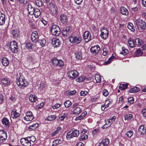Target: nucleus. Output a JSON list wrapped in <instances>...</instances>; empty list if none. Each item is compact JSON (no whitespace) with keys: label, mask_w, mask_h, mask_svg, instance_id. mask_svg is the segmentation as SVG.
Listing matches in <instances>:
<instances>
[{"label":"nucleus","mask_w":146,"mask_h":146,"mask_svg":"<svg viewBox=\"0 0 146 146\" xmlns=\"http://www.w3.org/2000/svg\"><path fill=\"white\" fill-rule=\"evenodd\" d=\"M135 24L140 31H143L146 29V24L144 21L139 19L135 21Z\"/></svg>","instance_id":"1"},{"label":"nucleus","mask_w":146,"mask_h":146,"mask_svg":"<svg viewBox=\"0 0 146 146\" xmlns=\"http://www.w3.org/2000/svg\"><path fill=\"white\" fill-rule=\"evenodd\" d=\"M69 41L72 44H78L80 42L81 38L79 35H73L70 37Z\"/></svg>","instance_id":"2"},{"label":"nucleus","mask_w":146,"mask_h":146,"mask_svg":"<svg viewBox=\"0 0 146 146\" xmlns=\"http://www.w3.org/2000/svg\"><path fill=\"white\" fill-rule=\"evenodd\" d=\"M20 76H18L16 80L17 84L18 86H21V87L23 88L25 87L26 86L27 84L25 81V79L20 78L21 76V73L19 74Z\"/></svg>","instance_id":"3"},{"label":"nucleus","mask_w":146,"mask_h":146,"mask_svg":"<svg viewBox=\"0 0 146 146\" xmlns=\"http://www.w3.org/2000/svg\"><path fill=\"white\" fill-rule=\"evenodd\" d=\"M52 63L54 66L62 67L64 65V62L61 60H58L56 58H54L51 61Z\"/></svg>","instance_id":"4"},{"label":"nucleus","mask_w":146,"mask_h":146,"mask_svg":"<svg viewBox=\"0 0 146 146\" xmlns=\"http://www.w3.org/2000/svg\"><path fill=\"white\" fill-rule=\"evenodd\" d=\"M51 31L53 35L58 36L60 33V29L59 27L55 25L52 26Z\"/></svg>","instance_id":"5"},{"label":"nucleus","mask_w":146,"mask_h":146,"mask_svg":"<svg viewBox=\"0 0 146 146\" xmlns=\"http://www.w3.org/2000/svg\"><path fill=\"white\" fill-rule=\"evenodd\" d=\"M79 134V131L77 130H75L72 133L71 132H68L67 134L66 138L68 139H70L71 138L78 137Z\"/></svg>","instance_id":"6"},{"label":"nucleus","mask_w":146,"mask_h":146,"mask_svg":"<svg viewBox=\"0 0 146 146\" xmlns=\"http://www.w3.org/2000/svg\"><path fill=\"white\" fill-rule=\"evenodd\" d=\"M9 48L13 52L16 53L18 51L17 43L15 41L11 42L10 43Z\"/></svg>","instance_id":"7"},{"label":"nucleus","mask_w":146,"mask_h":146,"mask_svg":"<svg viewBox=\"0 0 146 146\" xmlns=\"http://www.w3.org/2000/svg\"><path fill=\"white\" fill-rule=\"evenodd\" d=\"M7 138V134L5 131L0 130V144L4 142Z\"/></svg>","instance_id":"8"},{"label":"nucleus","mask_w":146,"mask_h":146,"mask_svg":"<svg viewBox=\"0 0 146 146\" xmlns=\"http://www.w3.org/2000/svg\"><path fill=\"white\" fill-rule=\"evenodd\" d=\"M59 19L61 23L64 25H66L68 23V18L67 16L65 14L61 15L59 17Z\"/></svg>","instance_id":"9"},{"label":"nucleus","mask_w":146,"mask_h":146,"mask_svg":"<svg viewBox=\"0 0 146 146\" xmlns=\"http://www.w3.org/2000/svg\"><path fill=\"white\" fill-rule=\"evenodd\" d=\"M78 74V72L76 70H72L67 73L68 76L72 80L76 77Z\"/></svg>","instance_id":"10"},{"label":"nucleus","mask_w":146,"mask_h":146,"mask_svg":"<svg viewBox=\"0 0 146 146\" xmlns=\"http://www.w3.org/2000/svg\"><path fill=\"white\" fill-rule=\"evenodd\" d=\"M70 27L69 26H66L63 28L62 31V36L64 37H67L69 35Z\"/></svg>","instance_id":"11"},{"label":"nucleus","mask_w":146,"mask_h":146,"mask_svg":"<svg viewBox=\"0 0 146 146\" xmlns=\"http://www.w3.org/2000/svg\"><path fill=\"white\" fill-rule=\"evenodd\" d=\"M21 144L23 146H30L31 143L30 142L27 137L22 138L20 140Z\"/></svg>","instance_id":"12"},{"label":"nucleus","mask_w":146,"mask_h":146,"mask_svg":"<svg viewBox=\"0 0 146 146\" xmlns=\"http://www.w3.org/2000/svg\"><path fill=\"white\" fill-rule=\"evenodd\" d=\"M100 50V47L98 45L92 47L90 49V51L92 54L93 55L97 54Z\"/></svg>","instance_id":"13"},{"label":"nucleus","mask_w":146,"mask_h":146,"mask_svg":"<svg viewBox=\"0 0 146 146\" xmlns=\"http://www.w3.org/2000/svg\"><path fill=\"white\" fill-rule=\"evenodd\" d=\"M34 118V117L30 111L27 112L26 113V115L24 117V119L28 121H32Z\"/></svg>","instance_id":"14"},{"label":"nucleus","mask_w":146,"mask_h":146,"mask_svg":"<svg viewBox=\"0 0 146 146\" xmlns=\"http://www.w3.org/2000/svg\"><path fill=\"white\" fill-rule=\"evenodd\" d=\"M31 39L32 41L34 42H36L38 41V35L37 31L33 32L31 35Z\"/></svg>","instance_id":"15"},{"label":"nucleus","mask_w":146,"mask_h":146,"mask_svg":"<svg viewBox=\"0 0 146 146\" xmlns=\"http://www.w3.org/2000/svg\"><path fill=\"white\" fill-rule=\"evenodd\" d=\"M101 36L102 38L105 39H106L108 36V31L106 29H101Z\"/></svg>","instance_id":"16"},{"label":"nucleus","mask_w":146,"mask_h":146,"mask_svg":"<svg viewBox=\"0 0 146 146\" xmlns=\"http://www.w3.org/2000/svg\"><path fill=\"white\" fill-rule=\"evenodd\" d=\"M109 140L108 138L102 139L98 144V146H107L109 143Z\"/></svg>","instance_id":"17"},{"label":"nucleus","mask_w":146,"mask_h":146,"mask_svg":"<svg viewBox=\"0 0 146 146\" xmlns=\"http://www.w3.org/2000/svg\"><path fill=\"white\" fill-rule=\"evenodd\" d=\"M84 38L86 42H88L91 39V35L90 33L88 31L85 32L84 35Z\"/></svg>","instance_id":"18"},{"label":"nucleus","mask_w":146,"mask_h":146,"mask_svg":"<svg viewBox=\"0 0 146 146\" xmlns=\"http://www.w3.org/2000/svg\"><path fill=\"white\" fill-rule=\"evenodd\" d=\"M52 44L54 47H58L60 44V41L58 39L54 38L52 39Z\"/></svg>","instance_id":"19"},{"label":"nucleus","mask_w":146,"mask_h":146,"mask_svg":"<svg viewBox=\"0 0 146 146\" xmlns=\"http://www.w3.org/2000/svg\"><path fill=\"white\" fill-rule=\"evenodd\" d=\"M28 9L29 14L31 15H33L34 13H35V9L33 7L32 5L30 4H28Z\"/></svg>","instance_id":"20"},{"label":"nucleus","mask_w":146,"mask_h":146,"mask_svg":"<svg viewBox=\"0 0 146 146\" xmlns=\"http://www.w3.org/2000/svg\"><path fill=\"white\" fill-rule=\"evenodd\" d=\"M16 109H14L11 112V116L13 119H16L20 115L19 113L16 111Z\"/></svg>","instance_id":"21"},{"label":"nucleus","mask_w":146,"mask_h":146,"mask_svg":"<svg viewBox=\"0 0 146 146\" xmlns=\"http://www.w3.org/2000/svg\"><path fill=\"white\" fill-rule=\"evenodd\" d=\"M5 15L0 12V25H3L5 23Z\"/></svg>","instance_id":"22"},{"label":"nucleus","mask_w":146,"mask_h":146,"mask_svg":"<svg viewBox=\"0 0 146 146\" xmlns=\"http://www.w3.org/2000/svg\"><path fill=\"white\" fill-rule=\"evenodd\" d=\"M12 34L14 38H17L19 35V33L17 29H14L12 31Z\"/></svg>","instance_id":"23"},{"label":"nucleus","mask_w":146,"mask_h":146,"mask_svg":"<svg viewBox=\"0 0 146 146\" xmlns=\"http://www.w3.org/2000/svg\"><path fill=\"white\" fill-rule=\"evenodd\" d=\"M138 131L140 134L142 135H144L146 133V129L145 128L143 125L139 127L138 130Z\"/></svg>","instance_id":"24"},{"label":"nucleus","mask_w":146,"mask_h":146,"mask_svg":"<svg viewBox=\"0 0 146 146\" xmlns=\"http://www.w3.org/2000/svg\"><path fill=\"white\" fill-rule=\"evenodd\" d=\"M1 62L4 66H7L9 64V61L7 58L3 57L2 59Z\"/></svg>","instance_id":"25"},{"label":"nucleus","mask_w":146,"mask_h":146,"mask_svg":"<svg viewBox=\"0 0 146 146\" xmlns=\"http://www.w3.org/2000/svg\"><path fill=\"white\" fill-rule=\"evenodd\" d=\"M120 11L122 15H127L128 14V11L127 9L124 7L120 8Z\"/></svg>","instance_id":"26"},{"label":"nucleus","mask_w":146,"mask_h":146,"mask_svg":"<svg viewBox=\"0 0 146 146\" xmlns=\"http://www.w3.org/2000/svg\"><path fill=\"white\" fill-rule=\"evenodd\" d=\"M82 111L81 109L79 107H76L72 111V114L74 115H78Z\"/></svg>","instance_id":"27"},{"label":"nucleus","mask_w":146,"mask_h":146,"mask_svg":"<svg viewBox=\"0 0 146 146\" xmlns=\"http://www.w3.org/2000/svg\"><path fill=\"white\" fill-rule=\"evenodd\" d=\"M1 82L5 86H6L9 85L10 82V81L9 80L6 78H3L2 79L1 81Z\"/></svg>","instance_id":"28"},{"label":"nucleus","mask_w":146,"mask_h":146,"mask_svg":"<svg viewBox=\"0 0 146 146\" xmlns=\"http://www.w3.org/2000/svg\"><path fill=\"white\" fill-rule=\"evenodd\" d=\"M139 88L135 87L133 88H131L129 91V92L130 93H136L139 91Z\"/></svg>","instance_id":"29"},{"label":"nucleus","mask_w":146,"mask_h":146,"mask_svg":"<svg viewBox=\"0 0 146 146\" xmlns=\"http://www.w3.org/2000/svg\"><path fill=\"white\" fill-rule=\"evenodd\" d=\"M38 43L42 46H43L46 43V41L45 39L44 38H42L38 40Z\"/></svg>","instance_id":"30"},{"label":"nucleus","mask_w":146,"mask_h":146,"mask_svg":"<svg viewBox=\"0 0 146 146\" xmlns=\"http://www.w3.org/2000/svg\"><path fill=\"white\" fill-rule=\"evenodd\" d=\"M61 129H62L60 127H58L57 129L51 134V136L53 137L57 135L58 133L61 131Z\"/></svg>","instance_id":"31"},{"label":"nucleus","mask_w":146,"mask_h":146,"mask_svg":"<svg viewBox=\"0 0 146 146\" xmlns=\"http://www.w3.org/2000/svg\"><path fill=\"white\" fill-rule=\"evenodd\" d=\"M36 5L38 7L42 6L44 5L42 0H35Z\"/></svg>","instance_id":"32"},{"label":"nucleus","mask_w":146,"mask_h":146,"mask_svg":"<svg viewBox=\"0 0 146 146\" xmlns=\"http://www.w3.org/2000/svg\"><path fill=\"white\" fill-rule=\"evenodd\" d=\"M128 44L129 47L131 48H133L134 46V42L132 39L130 38L128 40Z\"/></svg>","instance_id":"33"},{"label":"nucleus","mask_w":146,"mask_h":146,"mask_svg":"<svg viewBox=\"0 0 146 146\" xmlns=\"http://www.w3.org/2000/svg\"><path fill=\"white\" fill-rule=\"evenodd\" d=\"M136 44L139 46H141L143 44V42L139 38H137L135 40Z\"/></svg>","instance_id":"34"},{"label":"nucleus","mask_w":146,"mask_h":146,"mask_svg":"<svg viewBox=\"0 0 146 146\" xmlns=\"http://www.w3.org/2000/svg\"><path fill=\"white\" fill-rule=\"evenodd\" d=\"M34 14L36 18L38 17L40 14V10L38 9H35Z\"/></svg>","instance_id":"35"},{"label":"nucleus","mask_w":146,"mask_h":146,"mask_svg":"<svg viewBox=\"0 0 146 146\" xmlns=\"http://www.w3.org/2000/svg\"><path fill=\"white\" fill-rule=\"evenodd\" d=\"M39 125V124L37 123L33 124L31 125H30L28 127V128L29 129H36Z\"/></svg>","instance_id":"36"},{"label":"nucleus","mask_w":146,"mask_h":146,"mask_svg":"<svg viewBox=\"0 0 146 146\" xmlns=\"http://www.w3.org/2000/svg\"><path fill=\"white\" fill-rule=\"evenodd\" d=\"M143 53L142 51L139 49H138L135 52V55L137 56H139L142 55Z\"/></svg>","instance_id":"37"},{"label":"nucleus","mask_w":146,"mask_h":146,"mask_svg":"<svg viewBox=\"0 0 146 146\" xmlns=\"http://www.w3.org/2000/svg\"><path fill=\"white\" fill-rule=\"evenodd\" d=\"M75 55L77 59H81L82 58V54L80 52H76Z\"/></svg>","instance_id":"38"},{"label":"nucleus","mask_w":146,"mask_h":146,"mask_svg":"<svg viewBox=\"0 0 146 146\" xmlns=\"http://www.w3.org/2000/svg\"><path fill=\"white\" fill-rule=\"evenodd\" d=\"M127 87V84H121L119 86V88L121 90H122L126 89Z\"/></svg>","instance_id":"39"},{"label":"nucleus","mask_w":146,"mask_h":146,"mask_svg":"<svg viewBox=\"0 0 146 146\" xmlns=\"http://www.w3.org/2000/svg\"><path fill=\"white\" fill-rule=\"evenodd\" d=\"M29 100L31 102H34L36 100L37 98L34 95H31L29 97Z\"/></svg>","instance_id":"40"},{"label":"nucleus","mask_w":146,"mask_h":146,"mask_svg":"<svg viewBox=\"0 0 146 146\" xmlns=\"http://www.w3.org/2000/svg\"><path fill=\"white\" fill-rule=\"evenodd\" d=\"M122 51L120 54H122L124 55H125L127 53H128V50L127 49H126L124 47L122 48Z\"/></svg>","instance_id":"41"},{"label":"nucleus","mask_w":146,"mask_h":146,"mask_svg":"<svg viewBox=\"0 0 146 146\" xmlns=\"http://www.w3.org/2000/svg\"><path fill=\"white\" fill-rule=\"evenodd\" d=\"M2 122L3 124L5 125H9V120L6 117L3 118L2 120Z\"/></svg>","instance_id":"42"},{"label":"nucleus","mask_w":146,"mask_h":146,"mask_svg":"<svg viewBox=\"0 0 146 146\" xmlns=\"http://www.w3.org/2000/svg\"><path fill=\"white\" fill-rule=\"evenodd\" d=\"M95 79L98 83L100 82L101 80V77L98 74H96L95 75Z\"/></svg>","instance_id":"43"},{"label":"nucleus","mask_w":146,"mask_h":146,"mask_svg":"<svg viewBox=\"0 0 146 146\" xmlns=\"http://www.w3.org/2000/svg\"><path fill=\"white\" fill-rule=\"evenodd\" d=\"M85 79V77L83 76H80L76 80V81L81 82H83Z\"/></svg>","instance_id":"44"},{"label":"nucleus","mask_w":146,"mask_h":146,"mask_svg":"<svg viewBox=\"0 0 146 146\" xmlns=\"http://www.w3.org/2000/svg\"><path fill=\"white\" fill-rule=\"evenodd\" d=\"M128 28L131 31L134 32L135 31V29L133 24L132 23H129L127 26Z\"/></svg>","instance_id":"45"},{"label":"nucleus","mask_w":146,"mask_h":146,"mask_svg":"<svg viewBox=\"0 0 146 146\" xmlns=\"http://www.w3.org/2000/svg\"><path fill=\"white\" fill-rule=\"evenodd\" d=\"M64 105L66 108H68L71 106V102L69 100L66 101L64 102Z\"/></svg>","instance_id":"46"},{"label":"nucleus","mask_w":146,"mask_h":146,"mask_svg":"<svg viewBox=\"0 0 146 146\" xmlns=\"http://www.w3.org/2000/svg\"><path fill=\"white\" fill-rule=\"evenodd\" d=\"M27 139H29L30 142H31L32 141L33 142H34L36 140L35 137L34 136H32L31 137H27Z\"/></svg>","instance_id":"47"},{"label":"nucleus","mask_w":146,"mask_h":146,"mask_svg":"<svg viewBox=\"0 0 146 146\" xmlns=\"http://www.w3.org/2000/svg\"><path fill=\"white\" fill-rule=\"evenodd\" d=\"M133 116L131 114H126L125 116V119H131V118H133Z\"/></svg>","instance_id":"48"},{"label":"nucleus","mask_w":146,"mask_h":146,"mask_svg":"<svg viewBox=\"0 0 146 146\" xmlns=\"http://www.w3.org/2000/svg\"><path fill=\"white\" fill-rule=\"evenodd\" d=\"M133 134V132L132 131H128L126 133L127 136L129 138L131 137Z\"/></svg>","instance_id":"49"},{"label":"nucleus","mask_w":146,"mask_h":146,"mask_svg":"<svg viewBox=\"0 0 146 146\" xmlns=\"http://www.w3.org/2000/svg\"><path fill=\"white\" fill-rule=\"evenodd\" d=\"M60 140H54L52 143V146H56L59 143Z\"/></svg>","instance_id":"50"},{"label":"nucleus","mask_w":146,"mask_h":146,"mask_svg":"<svg viewBox=\"0 0 146 146\" xmlns=\"http://www.w3.org/2000/svg\"><path fill=\"white\" fill-rule=\"evenodd\" d=\"M35 58L29 55L28 56L27 60L29 62H31L35 60Z\"/></svg>","instance_id":"51"},{"label":"nucleus","mask_w":146,"mask_h":146,"mask_svg":"<svg viewBox=\"0 0 146 146\" xmlns=\"http://www.w3.org/2000/svg\"><path fill=\"white\" fill-rule=\"evenodd\" d=\"M87 137L88 136L87 135L83 134L82 136H81L80 138V140L81 141L85 140L87 139Z\"/></svg>","instance_id":"52"},{"label":"nucleus","mask_w":146,"mask_h":146,"mask_svg":"<svg viewBox=\"0 0 146 146\" xmlns=\"http://www.w3.org/2000/svg\"><path fill=\"white\" fill-rule=\"evenodd\" d=\"M67 92L68 94H69L70 96L74 95L76 93V91L75 90H74L71 91H68Z\"/></svg>","instance_id":"53"},{"label":"nucleus","mask_w":146,"mask_h":146,"mask_svg":"<svg viewBox=\"0 0 146 146\" xmlns=\"http://www.w3.org/2000/svg\"><path fill=\"white\" fill-rule=\"evenodd\" d=\"M102 93L103 95L105 96H107L108 94L109 93L108 91L105 89L103 90Z\"/></svg>","instance_id":"54"},{"label":"nucleus","mask_w":146,"mask_h":146,"mask_svg":"<svg viewBox=\"0 0 146 146\" xmlns=\"http://www.w3.org/2000/svg\"><path fill=\"white\" fill-rule=\"evenodd\" d=\"M113 58V56L110 57V58H109L107 61L104 62V64L105 65L108 64L111 62V60H112Z\"/></svg>","instance_id":"55"},{"label":"nucleus","mask_w":146,"mask_h":146,"mask_svg":"<svg viewBox=\"0 0 146 146\" xmlns=\"http://www.w3.org/2000/svg\"><path fill=\"white\" fill-rule=\"evenodd\" d=\"M128 102L131 104H133L134 102V98L133 97L130 98L128 99Z\"/></svg>","instance_id":"56"},{"label":"nucleus","mask_w":146,"mask_h":146,"mask_svg":"<svg viewBox=\"0 0 146 146\" xmlns=\"http://www.w3.org/2000/svg\"><path fill=\"white\" fill-rule=\"evenodd\" d=\"M106 123L108 124V125L110 126L112 123V121L110 119L107 120L105 121Z\"/></svg>","instance_id":"57"},{"label":"nucleus","mask_w":146,"mask_h":146,"mask_svg":"<svg viewBox=\"0 0 146 146\" xmlns=\"http://www.w3.org/2000/svg\"><path fill=\"white\" fill-rule=\"evenodd\" d=\"M103 55L104 56L106 55L108 53L107 48H103Z\"/></svg>","instance_id":"58"},{"label":"nucleus","mask_w":146,"mask_h":146,"mask_svg":"<svg viewBox=\"0 0 146 146\" xmlns=\"http://www.w3.org/2000/svg\"><path fill=\"white\" fill-rule=\"evenodd\" d=\"M19 3L21 4H25L27 2V0H17Z\"/></svg>","instance_id":"59"},{"label":"nucleus","mask_w":146,"mask_h":146,"mask_svg":"<svg viewBox=\"0 0 146 146\" xmlns=\"http://www.w3.org/2000/svg\"><path fill=\"white\" fill-rule=\"evenodd\" d=\"M60 106V105L59 104H55V105H54L52 106V108L54 109H57L58 108H59V107Z\"/></svg>","instance_id":"60"},{"label":"nucleus","mask_w":146,"mask_h":146,"mask_svg":"<svg viewBox=\"0 0 146 146\" xmlns=\"http://www.w3.org/2000/svg\"><path fill=\"white\" fill-rule=\"evenodd\" d=\"M88 93V92L84 91H82L80 92V96H85Z\"/></svg>","instance_id":"61"},{"label":"nucleus","mask_w":146,"mask_h":146,"mask_svg":"<svg viewBox=\"0 0 146 146\" xmlns=\"http://www.w3.org/2000/svg\"><path fill=\"white\" fill-rule=\"evenodd\" d=\"M85 114L82 113L81 115L79 116V117H77L76 118L77 119H82L85 117Z\"/></svg>","instance_id":"62"},{"label":"nucleus","mask_w":146,"mask_h":146,"mask_svg":"<svg viewBox=\"0 0 146 146\" xmlns=\"http://www.w3.org/2000/svg\"><path fill=\"white\" fill-rule=\"evenodd\" d=\"M56 117L55 115H50L48 117V119L49 120H53L55 119Z\"/></svg>","instance_id":"63"},{"label":"nucleus","mask_w":146,"mask_h":146,"mask_svg":"<svg viewBox=\"0 0 146 146\" xmlns=\"http://www.w3.org/2000/svg\"><path fill=\"white\" fill-rule=\"evenodd\" d=\"M142 113L143 116L146 117V108L143 109L142 111Z\"/></svg>","instance_id":"64"}]
</instances>
